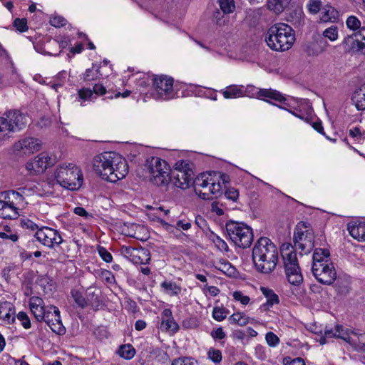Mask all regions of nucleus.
<instances>
[{
	"instance_id": "nucleus-1",
	"label": "nucleus",
	"mask_w": 365,
	"mask_h": 365,
	"mask_svg": "<svg viewBox=\"0 0 365 365\" xmlns=\"http://www.w3.org/2000/svg\"><path fill=\"white\" fill-rule=\"evenodd\" d=\"M279 259L277 246L267 237H260L252 249V260L256 269L269 274L274 270Z\"/></svg>"
},
{
	"instance_id": "nucleus-2",
	"label": "nucleus",
	"mask_w": 365,
	"mask_h": 365,
	"mask_svg": "<svg viewBox=\"0 0 365 365\" xmlns=\"http://www.w3.org/2000/svg\"><path fill=\"white\" fill-rule=\"evenodd\" d=\"M228 180V175L219 172L201 173L194 180L195 192L204 200L217 197L222 194L221 182L225 184Z\"/></svg>"
},
{
	"instance_id": "nucleus-3",
	"label": "nucleus",
	"mask_w": 365,
	"mask_h": 365,
	"mask_svg": "<svg viewBox=\"0 0 365 365\" xmlns=\"http://www.w3.org/2000/svg\"><path fill=\"white\" fill-rule=\"evenodd\" d=\"M265 41L267 45L274 51H287L295 41L294 30L287 24H275L267 30Z\"/></svg>"
},
{
	"instance_id": "nucleus-4",
	"label": "nucleus",
	"mask_w": 365,
	"mask_h": 365,
	"mask_svg": "<svg viewBox=\"0 0 365 365\" xmlns=\"http://www.w3.org/2000/svg\"><path fill=\"white\" fill-rule=\"evenodd\" d=\"M53 176L58 184L70 190H79L83 182L81 168L72 163H60L55 169Z\"/></svg>"
},
{
	"instance_id": "nucleus-5",
	"label": "nucleus",
	"mask_w": 365,
	"mask_h": 365,
	"mask_svg": "<svg viewBox=\"0 0 365 365\" xmlns=\"http://www.w3.org/2000/svg\"><path fill=\"white\" fill-rule=\"evenodd\" d=\"M17 190H7L0 194V217L15 219L19 216V210L27 205L25 196Z\"/></svg>"
},
{
	"instance_id": "nucleus-6",
	"label": "nucleus",
	"mask_w": 365,
	"mask_h": 365,
	"mask_svg": "<svg viewBox=\"0 0 365 365\" xmlns=\"http://www.w3.org/2000/svg\"><path fill=\"white\" fill-rule=\"evenodd\" d=\"M281 255L287 282L293 286H299L304 278L292 245L283 244L281 247Z\"/></svg>"
},
{
	"instance_id": "nucleus-7",
	"label": "nucleus",
	"mask_w": 365,
	"mask_h": 365,
	"mask_svg": "<svg viewBox=\"0 0 365 365\" xmlns=\"http://www.w3.org/2000/svg\"><path fill=\"white\" fill-rule=\"evenodd\" d=\"M150 180L158 186H167L170 182V168L166 161L158 157L148 159L145 164Z\"/></svg>"
},
{
	"instance_id": "nucleus-8",
	"label": "nucleus",
	"mask_w": 365,
	"mask_h": 365,
	"mask_svg": "<svg viewBox=\"0 0 365 365\" xmlns=\"http://www.w3.org/2000/svg\"><path fill=\"white\" fill-rule=\"evenodd\" d=\"M226 230L230 240L239 247H249L253 241L252 229L243 222L231 221L226 224Z\"/></svg>"
},
{
	"instance_id": "nucleus-9",
	"label": "nucleus",
	"mask_w": 365,
	"mask_h": 365,
	"mask_svg": "<svg viewBox=\"0 0 365 365\" xmlns=\"http://www.w3.org/2000/svg\"><path fill=\"white\" fill-rule=\"evenodd\" d=\"M194 173L185 160H180L175 163V168L171 172L170 182L173 186L180 189H186L193 180Z\"/></svg>"
},
{
	"instance_id": "nucleus-10",
	"label": "nucleus",
	"mask_w": 365,
	"mask_h": 365,
	"mask_svg": "<svg viewBox=\"0 0 365 365\" xmlns=\"http://www.w3.org/2000/svg\"><path fill=\"white\" fill-rule=\"evenodd\" d=\"M294 252L300 250L304 254L310 252L314 246V235L304 222L297 225L294 232Z\"/></svg>"
},
{
	"instance_id": "nucleus-11",
	"label": "nucleus",
	"mask_w": 365,
	"mask_h": 365,
	"mask_svg": "<svg viewBox=\"0 0 365 365\" xmlns=\"http://www.w3.org/2000/svg\"><path fill=\"white\" fill-rule=\"evenodd\" d=\"M114 154L112 152H104L96 156L93 160V168L96 174L103 180L114 182L110 175L114 173Z\"/></svg>"
},
{
	"instance_id": "nucleus-12",
	"label": "nucleus",
	"mask_w": 365,
	"mask_h": 365,
	"mask_svg": "<svg viewBox=\"0 0 365 365\" xmlns=\"http://www.w3.org/2000/svg\"><path fill=\"white\" fill-rule=\"evenodd\" d=\"M56 163V158L51 154L42 152L33 159L29 160L25 165L29 175H35L43 173L48 168Z\"/></svg>"
},
{
	"instance_id": "nucleus-13",
	"label": "nucleus",
	"mask_w": 365,
	"mask_h": 365,
	"mask_svg": "<svg viewBox=\"0 0 365 365\" xmlns=\"http://www.w3.org/2000/svg\"><path fill=\"white\" fill-rule=\"evenodd\" d=\"M34 237L41 244L50 249L54 248L55 246H58L64 242L57 230L46 226H43L38 229L35 232Z\"/></svg>"
},
{
	"instance_id": "nucleus-14",
	"label": "nucleus",
	"mask_w": 365,
	"mask_h": 365,
	"mask_svg": "<svg viewBox=\"0 0 365 365\" xmlns=\"http://www.w3.org/2000/svg\"><path fill=\"white\" fill-rule=\"evenodd\" d=\"M153 86L158 98L170 100L175 97L173 79L165 75L157 76L153 78Z\"/></svg>"
},
{
	"instance_id": "nucleus-15",
	"label": "nucleus",
	"mask_w": 365,
	"mask_h": 365,
	"mask_svg": "<svg viewBox=\"0 0 365 365\" xmlns=\"http://www.w3.org/2000/svg\"><path fill=\"white\" fill-rule=\"evenodd\" d=\"M41 148L39 139L27 137L16 142L13 145V151L18 156L30 155Z\"/></svg>"
},
{
	"instance_id": "nucleus-16",
	"label": "nucleus",
	"mask_w": 365,
	"mask_h": 365,
	"mask_svg": "<svg viewBox=\"0 0 365 365\" xmlns=\"http://www.w3.org/2000/svg\"><path fill=\"white\" fill-rule=\"evenodd\" d=\"M245 96L251 98H259L264 99L268 98L279 102H285L286 98L277 91L273 89L258 88L252 85L245 87Z\"/></svg>"
},
{
	"instance_id": "nucleus-17",
	"label": "nucleus",
	"mask_w": 365,
	"mask_h": 365,
	"mask_svg": "<svg viewBox=\"0 0 365 365\" xmlns=\"http://www.w3.org/2000/svg\"><path fill=\"white\" fill-rule=\"evenodd\" d=\"M312 271L317 280L324 284H331L336 277L332 262L317 265Z\"/></svg>"
},
{
	"instance_id": "nucleus-18",
	"label": "nucleus",
	"mask_w": 365,
	"mask_h": 365,
	"mask_svg": "<svg viewBox=\"0 0 365 365\" xmlns=\"http://www.w3.org/2000/svg\"><path fill=\"white\" fill-rule=\"evenodd\" d=\"M43 321L47 324L53 332L58 335H62L65 333L66 329L62 324L60 311L58 307L49 306L44 314Z\"/></svg>"
},
{
	"instance_id": "nucleus-19",
	"label": "nucleus",
	"mask_w": 365,
	"mask_h": 365,
	"mask_svg": "<svg viewBox=\"0 0 365 365\" xmlns=\"http://www.w3.org/2000/svg\"><path fill=\"white\" fill-rule=\"evenodd\" d=\"M4 115L12 126V133L24 129L27 125V117L19 110H9Z\"/></svg>"
},
{
	"instance_id": "nucleus-20",
	"label": "nucleus",
	"mask_w": 365,
	"mask_h": 365,
	"mask_svg": "<svg viewBox=\"0 0 365 365\" xmlns=\"http://www.w3.org/2000/svg\"><path fill=\"white\" fill-rule=\"evenodd\" d=\"M344 43L350 45L351 48L355 51L365 53V27L361 28L358 32L347 36Z\"/></svg>"
},
{
	"instance_id": "nucleus-21",
	"label": "nucleus",
	"mask_w": 365,
	"mask_h": 365,
	"mask_svg": "<svg viewBox=\"0 0 365 365\" xmlns=\"http://www.w3.org/2000/svg\"><path fill=\"white\" fill-rule=\"evenodd\" d=\"M108 73L109 69L106 63L103 66L94 64L91 68L86 70L83 74V79L85 82L89 83L98 80L103 76H108Z\"/></svg>"
},
{
	"instance_id": "nucleus-22",
	"label": "nucleus",
	"mask_w": 365,
	"mask_h": 365,
	"mask_svg": "<svg viewBox=\"0 0 365 365\" xmlns=\"http://www.w3.org/2000/svg\"><path fill=\"white\" fill-rule=\"evenodd\" d=\"M29 307L36 320L42 322L49 306L46 307L43 300L41 297L34 296L29 299Z\"/></svg>"
},
{
	"instance_id": "nucleus-23",
	"label": "nucleus",
	"mask_w": 365,
	"mask_h": 365,
	"mask_svg": "<svg viewBox=\"0 0 365 365\" xmlns=\"http://www.w3.org/2000/svg\"><path fill=\"white\" fill-rule=\"evenodd\" d=\"M0 319L6 325H12L14 323L16 313L11 304L6 302L0 304Z\"/></svg>"
},
{
	"instance_id": "nucleus-24",
	"label": "nucleus",
	"mask_w": 365,
	"mask_h": 365,
	"mask_svg": "<svg viewBox=\"0 0 365 365\" xmlns=\"http://www.w3.org/2000/svg\"><path fill=\"white\" fill-rule=\"evenodd\" d=\"M130 262L136 264H146L150 260V252L145 248H136L131 250Z\"/></svg>"
},
{
	"instance_id": "nucleus-25",
	"label": "nucleus",
	"mask_w": 365,
	"mask_h": 365,
	"mask_svg": "<svg viewBox=\"0 0 365 365\" xmlns=\"http://www.w3.org/2000/svg\"><path fill=\"white\" fill-rule=\"evenodd\" d=\"M339 16V11L330 4H327L322 9L320 21L324 23H334L338 21Z\"/></svg>"
},
{
	"instance_id": "nucleus-26",
	"label": "nucleus",
	"mask_w": 365,
	"mask_h": 365,
	"mask_svg": "<svg viewBox=\"0 0 365 365\" xmlns=\"http://www.w3.org/2000/svg\"><path fill=\"white\" fill-rule=\"evenodd\" d=\"M245 86L242 85H230L220 92L226 99L237 98L245 96Z\"/></svg>"
},
{
	"instance_id": "nucleus-27",
	"label": "nucleus",
	"mask_w": 365,
	"mask_h": 365,
	"mask_svg": "<svg viewBox=\"0 0 365 365\" xmlns=\"http://www.w3.org/2000/svg\"><path fill=\"white\" fill-rule=\"evenodd\" d=\"M350 235L358 241H365V222H354L348 225Z\"/></svg>"
},
{
	"instance_id": "nucleus-28",
	"label": "nucleus",
	"mask_w": 365,
	"mask_h": 365,
	"mask_svg": "<svg viewBox=\"0 0 365 365\" xmlns=\"http://www.w3.org/2000/svg\"><path fill=\"white\" fill-rule=\"evenodd\" d=\"M129 167L127 160L121 155L115 153V178L121 180L128 174Z\"/></svg>"
},
{
	"instance_id": "nucleus-29",
	"label": "nucleus",
	"mask_w": 365,
	"mask_h": 365,
	"mask_svg": "<svg viewBox=\"0 0 365 365\" xmlns=\"http://www.w3.org/2000/svg\"><path fill=\"white\" fill-rule=\"evenodd\" d=\"M329 255V252L327 250L316 249L312 256V267L319 264L331 262Z\"/></svg>"
},
{
	"instance_id": "nucleus-30",
	"label": "nucleus",
	"mask_w": 365,
	"mask_h": 365,
	"mask_svg": "<svg viewBox=\"0 0 365 365\" xmlns=\"http://www.w3.org/2000/svg\"><path fill=\"white\" fill-rule=\"evenodd\" d=\"M260 291L267 299V302L262 304L264 309H268L274 304H277L279 302V297L272 289L262 287H260Z\"/></svg>"
},
{
	"instance_id": "nucleus-31",
	"label": "nucleus",
	"mask_w": 365,
	"mask_h": 365,
	"mask_svg": "<svg viewBox=\"0 0 365 365\" xmlns=\"http://www.w3.org/2000/svg\"><path fill=\"white\" fill-rule=\"evenodd\" d=\"M351 101L358 110L365 109V84L361 85L354 92Z\"/></svg>"
},
{
	"instance_id": "nucleus-32",
	"label": "nucleus",
	"mask_w": 365,
	"mask_h": 365,
	"mask_svg": "<svg viewBox=\"0 0 365 365\" xmlns=\"http://www.w3.org/2000/svg\"><path fill=\"white\" fill-rule=\"evenodd\" d=\"M160 287L164 293L171 297L178 295L182 291L181 287L173 281H163Z\"/></svg>"
},
{
	"instance_id": "nucleus-33",
	"label": "nucleus",
	"mask_w": 365,
	"mask_h": 365,
	"mask_svg": "<svg viewBox=\"0 0 365 365\" xmlns=\"http://www.w3.org/2000/svg\"><path fill=\"white\" fill-rule=\"evenodd\" d=\"M250 317L243 312H235L228 318L231 324H237L240 327L246 326L250 323Z\"/></svg>"
},
{
	"instance_id": "nucleus-34",
	"label": "nucleus",
	"mask_w": 365,
	"mask_h": 365,
	"mask_svg": "<svg viewBox=\"0 0 365 365\" xmlns=\"http://www.w3.org/2000/svg\"><path fill=\"white\" fill-rule=\"evenodd\" d=\"M291 0H267V6L270 11L276 14L282 13L289 5Z\"/></svg>"
},
{
	"instance_id": "nucleus-35",
	"label": "nucleus",
	"mask_w": 365,
	"mask_h": 365,
	"mask_svg": "<svg viewBox=\"0 0 365 365\" xmlns=\"http://www.w3.org/2000/svg\"><path fill=\"white\" fill-rule=\"evenodd\" d=\"M11 133H12V126L9 124L8 118L4 115V116L0 117V140H5L9 139Z\"/></svg>"
},
{
	"instance_id": "nucleus-36",
	"label": "nucleus",
	"mask_w": 365,
	"mask_h": 365,
	"mask_svg": "<svg viewBox=\"0 0 365 365\" xmlns=\"http://www.w3.org/2000/svg\"><path fill=\"white\" fill-rule=\"evenodd\" d=\"M71 294L78 307L83 309L88 306V301L83 296V291L82 289H73L71 292Z\"/></svg>"
},
{
	"instance_id": "nucleus-37",
	"label": "nucleus",
	"mask_w": 365,
	"mask_h": 365,
	"mask_svg": "<svg viewBox=\"0 0 365 365\" xmlns=\"http://www.w3.org/2000/svg\"><path fill=\"white\" fill-rule=\"evenodd\" d=\"M117 353L120 357L130 360L135 356V350L131 344H127L120 346Z\"/></svg>"
},
{
	"instance_id": "nucleus-38",
	"label": "nucleus",
	"mask_w": 365,
	"mask_h": 365,
	"mask_svg": "<svg viewBox=\"0 0 365 365\" xmlns=\"http://www.w3.org/2000/svg\"><path fill=\"white\" fill-rule=\"evenodd\" d=\"M339 325L337 324L334 327L327 326L324 329V336L319 339L320 344H324L328 342L329 339L337 338Z\"/></svg>"
},
{
	"instance_id": "nucleus-39",
	"label": "nucleus",
	"mask_w": 365,
	"mask_h": 365,
	"mask_svg": "<svg viewBox=\"0 0 365 365\" xmlns=\"http://www.w3.org/2000/svg\"><path fill=\"white\" fill-rule=\"evenodd\" d=\"M160 329L163 331L176 333L179 329V326L175 322L173 317H170L161 320Z\"/></svg>"
},
{
	"instance_id": "nucleus-40",
	"label": "nucleus",
	"mask_w": 365,
	"mask_h": 365,
	"mask_svg": "<svg viewBox=\"0 0 365 365\" xmlns=\"http://www.w3.org/2000/svg\"><path fill=\"white\" fill-rule=\"evenodd\" d=\"M216 267L229 277H234L236 274L237 270L229 262L220 261Z\"/></svg>"
},
{
	"instance_id": "nucleus-41",
	"label": "nucleus",
	"mask_w": 365,
	"mask_h": 365,
	"mask_svg": "<svg viewBox=\"0 0 365 365\" xmlns=\"http://www.w3.org/2000/svg\"><path fill=\"white\" fill-rule=\"evenodd\" d=\"M99 292L93 288H88L86 291V300L88 305H91L93 307H98L99 302Z\"/></svg>"
},
{
	"instance_id": "nucleus-42",
	"label": "nucleus",
	"mask_w": 365,
	"mask_h": 365,
	"mask_svg": "<svg viewBox=\"0 0 365 365\" xmlns=\"http://www.w3.org/2000/svg\"><path fill=\"white\" fill-rule=\"evenodd\" d=\"M346 27L351 31H357L361 29V22L358 17L354 15L349 16L346 20Z\"/></svg>"
},
{
	"instance_id": "nucleus-43",
	"label": "nucleus",
	"mask_w": 365,
	"mask_h": 365,
	"mask_svg": "<svg viewBox=\"0 0 365 365\" xmlns=\"http://www.w3.org/2000/svg\"><path fill=\"white\" fill-rule=\"evenodd\" d=\"M123 307L126 309L128 312L135 314L139 311L138 305L135 301L131 299L128 297H125L121 302Z\"/></svg>"
},
{
	"instance_id": "nucleus-44",
	"label": "nucleus",
	"mask_w": 365,
	"mask_h": 365,
	"mask_svg": "<svg viewBox=\"0 0 365 365\" xmlns=\"http://www.w3.org/2000/svg\"><path fill=\"white\" fill-rule=\"evenodd\" d=\"M322 36L332 42L336 41L339 37L338 27L334 25L331 26L323 31Z\"/></svg>"
},
{
	"instance_id": "nucleus-45",
	"label": "nucleus",
	"mask_w": 365,
	"mask_h": 365,
	"mask_svg": "<svg viewBox=\"0 0 365 365\" xmlns=\"http://www.w3.org/2000/svg\"><path fill=\"white\" fill-rule=\"evenodd\" d=\"M24 196H31L34 194H39V190L37 185L34 183H29L24 187L18 188Z\"/></svg>"
},
{
	"instance_id": "nucleus-46",
	"label": "nucleus",
	"mask_w": 365,
	"mask_h": 365,
	"mask_svg": "<svg viewBox=\"0 0 365 365\" xmlns=\"http://www.w3.org/2000/svg\"><path fill=\"white\" fill-rule=\"evenodd\" d=\"M219 5L224 14H231L235 9L234 0H219Z\"/></svg>"
},
{
	"instance_id": "nucleus-47",
	"label": "nucleus",
	"mask_w": 365,
	"mask_h": 365,
	"mask_svg": "<svg viewBox=\"0 0 365 365\" xmlns=\"http://www.w3.org/2000/svg\"><path fill=\"white\" fill-rule=\"evenodd\" d=\"M322 4L320 0H309L307 8L312 14H317L322 9Z\"/></svg>"
},
{
	"instance_id": "nucleus-48",
	"label": "nucleus",
	"mask_w": 365,
	"mask_h": 365,
	"mask_svg": "<svg viewBox=\"0 0 365 365\" xmlns=\"http://www.w3.org/2000/svg\"><path fill=\"white\" fill-rule=\"evenodd\" d=\"M0 238L3 240H9L13 242L19 240V235L16 233H13L9 226L4 227V230L0 232Z\"/></svg>"
},
{
	"instance_id": "nucleus-49",
	"label": "nucleus",
	"mask_w": 365,
	"mask_h": 365,
	"mask_svg": "<svg viewBox=\"0 0 365 365\" xmlns=\"http://www.w3.org/2000/svg\"><path fill=\"white\" fill-rule=\"evenodd\" d=\"M351 334H353V331L344 329L342 326L339 325L337 338H340L349 344H354L355 341L351 336Z\"/></svg>"
},
{
	"instance_id": "nucleus-50",
	"label": "nucleus",
	"mask_w": 365,
	"mask_h": 365,
	"mask_svg": "<svg viewBox=\"0 0 365 365\" xmlns=\"http://www.w3.org/2000/svg\"><path fill=\"white\" fill-rule=\"evenodd\" d=\"M207 357L214 363L219 364L222 359V352L219 349L210 348L207 351Z\"/></svg>"
},
{
	"instance_id": "nucleus-51",
	"label": "nucleus",
	"mask_w": 365,
	"mask_h": 365,
	"mask_svg": "<svg viewBox=\"0 0 365 365\" xmlns=\"http://www.w3.org/2000/svg\"><path fill=\"white\" fill-rule=\"evenodd\" d=\"M232 296L235 301L240 302L244 306L247 305L250 303V297L245 295L241 291L233 292Z\"/></svg>"
},
{
	"instance_id": "nucleus-52",
	"label": "nucleus",
	"mask_w": 365,
	"mask_h": 365,
	"mask_svg": "<svg viewBox=\"0 0 365 365\" xmlns=\"http://www.w3.org/2000/svg\"><path fill=\"white\" fill-rule=\"evenodd\" d=\"M227 312L225 308L216 307L212 311V317L217 322H222L227 317Z\"/></svg>"
},
{
	"instance_id": "nucleus-53",
	"label": "nucleus",
	"mask_w": 365,
	"mask_h": 365,
	"mask_svg": "<svg viewBox=\"0 0 365 365\" xmlns=\"http://www.w3.org/2000/svg\"><path fill=\"white\" fill-rule=\"evenodd\" d=\"M16 318L21 322V324L25 329H28L31 327V321L26 312H19L16 314Z\"/></svg>"
},
{
	"instance_id": "nucleus-54",
	"label": "nucleus",
	"mask_w": 365,
	"mask_h": 365,
	"mask_svg": "<svg viewBox=\"0 0 365 365\" xmlns=\"http://www.w3.org/2000/svg\"><path fill=\"white\" fill-rule=\"evenodd\" d=\"M265 339L267 344L272 347H276L279 344V337L272 331L266 334Z\"/></svg>"
},
{
	"instance_id": "nucleus-55",
	"label": "nucleus",
	"mask_w": 365,
	"mask_h": 365,
	"mask_svg": "<svg viewBox=\"0 0 365 365\" xmlns=\"http://www.w3.org/2000/svg\"><path fill=\"white\" fill-rule=\"evenodd\" d=\"M100 278L106 283L112 284L114 280V275L110 271L103 269L100 273Z\"/></svg>"
},
{
	"instance_id": "nucleus-56",
	"label": "nucleus",
	"mask_w": 365,
	"mask_h": 365,
	"mask_svg": "<svg viewBox=\"0 0 365 365\" xmlns=\"http://www.w3.org/2000/svg\"><path fill=\"white\" fill-rule=\"evenodd\" d=\"M93 96V91L90 88H82L78 91V98L83 101H91Z\"/></svg>"
},
{
	"instance_id": "nucleus-57",
	"label": "nucleus",
	"mask_w": 365,
	"mask_h": 365,
	"mask_svg": "<svg viewBox=\"0 0 365 365\" xmlns=\"http://www.w3.org/2000/svg\"><path fill=\"white\" fill-rule=\"evenodd\" d=\"M172 365H195V361L190 357L178 358L173 361Z\"/></svg>"
},
{
	"instance_id": "nucleus-58",
	"label": "nucleus",
	"mask_w": 365,
	"mask_h": 365,
	"mask_svg": "<svg viewBox=\"0 0 365 365\" xmlns=\"http://www.w3.org/2000/svg\"><path fill=\"white\" fill-rule=\"evenodd\" d=\"M14 26L21 32L26 31L28 29L27 20L26 19H16Z\"/></svg>"
},
{
	"instance_id": "nucleus-59",
	"label": "nucleus",
	"mask_w": 365,
	"mask_h": 365,
	"mask_svg": "<svg viewBox=\"0 0 365 365\" xmlns=\"http://www.w3.org/2000/svg\"><path fill=\"white\" fill-rule=\"evenodd\" d=\"M21 226L24 229L31 230H37L40 228L36 223L28 218L22 219L21 220Z\"/></svg>"
},
{
	"instance_id": "nucleus-60",
	"label": "nucleus",
	"mask_w": 365,
	"mask_h": 365,
	"mask_svg": "<svg viewBox=\"0 0 365 365\" xmlns=\"http://www.w3.org/2000/svg\"><path fill=\"white\" fill-rule=\"evenodd\" d=\"M50 24L54 27H60L66 25V20L60 16H53L50 19Z\"/></svg>"
},
{
	"instance_id": "nucleus-61",
	"label": "nucleus",
	"mask_w": 365,
	"mask_h": 365,
	"mask_svg": "<svg viewBox=\"0 0 365 365\" xmlns=\"http://www.w3.org/2000/svg\"><path fill=\"white\" fill-rule=\"evenodd\" d=\"M98 253L101 258L106 262H110L113 260V257L110 252H108L106 249L103 247H99Z\"/></svg>"
},
{
	"instance_id": "nucleus-62",
	"label": "nucleus",
	"mask_w": 365,
	"mask_h": 365,
	"mask_svg": "<svg viewBox=\"0 0 365 365\" xmlns=\"http://www.w3.org/2000/svg\"><path fill=\"white\" fill-rule=\"evenodd\" d=\"M349 135L356 141L360 142L362 139V135L359 128L354 127L349 130Z\"/></svg>"
},
{
	"instance_id": "nucleus-63",
	"label": "nucleus",
	"mask_w": 365,
	"mask_h": 365,
	"mask_svg": "<svg viewBox=\"0 0 365 365\" xmlns=\"http://www.w3.org/2000/svg\"><path fill=\"white\" fill-rule=\"evenodd\" d=\"M225 197L232 201H236L238 198V191L235 188H229L225 192Z\"/></svg>"
},
{
	"instance_id": "nucleus-64",
	"label": "nucleus",
	"mask_w": 365,
	"mask_h": 365,
	"mask_svg": "<svg viewBox=\"0 0 365 365\" xmlns=\"http://www.w3.org/2000/svg\"><path fill=\"white\" fill-rule=\"evenodd\" d=\"M284 365H305L304 361L301 358H295L290 359V358L284 359Z\"/></svg>"
}]
</instances>
